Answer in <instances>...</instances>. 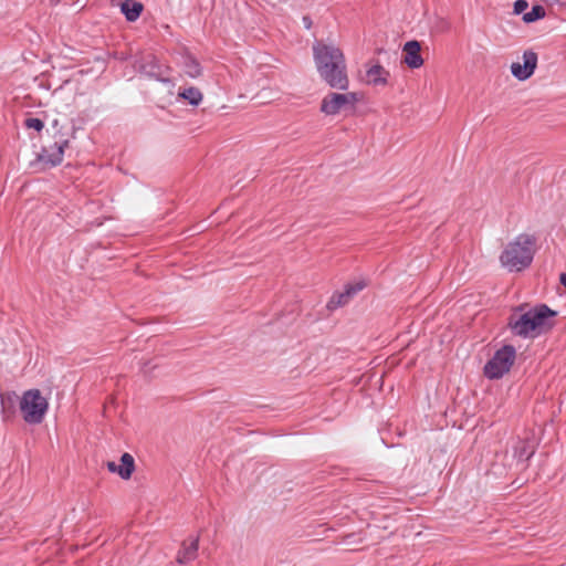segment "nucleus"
<instances>
[{"label": "nucleus", "instance_id": "obj_1", "mask_svg": "<svg viewBox=\"0 0 566 566\" xmlns=\"http://www.w3.org/2000/svg\"><path fill=\"white\" fill-rule=\"evenodd\" d=\"M313 57L319 77L331 87L346 91L349 86L347 66L342 50L323 41L313 44Z\"/></svg>", "mask_w": 566, "mask_h": 566}, {"label": "nucleus", "instance_id": "obj_2", "mask_svg": "<svg viewBox=\"0 0 566 566\" xmlns=\"http://www.w3.org/2000/svg\"><path fill=\"white\" fill-rule=\"evenodd\" d=\"M556 314L546 304H520L513 308L507 319V328L514 336L523 339L535 338L552 327L549 318Z\"/></svg>", "mask_w": 566, "mask_h": 566}, {"label": "nucleus", "instance_id": "obj_3", "mask_svg": "<svg viewBox=\"0 0 566 566\" xmlns=\"http://www.w3.org/2000/svg\"><path fill=\"white\" fill-rule=\"evenodd\" d=\"M535 244V235L528 233L518 234L501 253V264L510 272L523 271L533 262Z\"/></svg>", "mask_w": 566, "mask_h": 566}, {"label": "nucleus", "instance_id": "obj_4", "mask_svg": "<svg viewBox=\"0 0 566 566\" xmlns=\"http://www.w3.org/2000/svg\"><path fill=\"white\" fill-rule=\"evenodd\" d=\"M20 410L28 423H40L48 410V401L39 389L27 390L20 400Z\"/></svg>", "mask_w": 566, "mask_h": 566}, {"label": "nucleus", "instance_id": "obj_5", "mask_svg": "<svg viewBox=\"0 0 566 566\" xmlns=\"http://www.w3.org/2000/svg\"><path fill=\"white\" fill-rule=\"evenodd\" d=\"M516 349L513 345H504L497 349L484 366V375L489 379H500L507 374L514 364Z\"/></svg>", "mask_w": 566, "mask_h": 566}, {"label": "nucleus", "instance_id": "obj_6", "mask_svg": "<svg viewBox=\"0 0 566 566\" xmlns=\"http://www.w3.org/2000/svg\"><path fill=\"white\" fill-rule=\"evenodd\" d=\"M358 94L348 93H329L322 99L321 112L327 116H334L340 112H353L358 102Z\"/></svg>", "mask_w": 566, "mask_h": 566}, {"label": "nucleus", "instance_id": "obj_7", "mask_svg": "<svg viewBox=\"0 0 566 566\" xmlns=\"http://www.w3.org/2000/svg\"><path fill=\"white\" fill-rule=\"evenodd\" d=\"M137 70L140 74L153 78L155 81L169 84L170 69L160 63V61L154 54H146L137 61Z\"/></svg>", "mask_w": 566, "mask_h": 566}, {"label": "nucleus", "instance_id": "obj_8", "mask_svg": "<svg viewBox=\"0 0 566 566\" xmlns=\"http://www.w3.org/2000/svg\"><path fill=\"white\" fill-rule=\"evenodd\" d=\"M69 140L60 138L53 144L42 147L36 156V164L43 165V168H52L59 166L64 156V149L67 147Z\"/></svg>", "mask_w": 566, "mask_h": 566}, {"label": "nucleus", "instance_id": "obj_9", "mask_svg": "<svg viewBox=\"0 0 566 566\" xmlns=\"http://www.w3.org/2000/svg\"><path fill=\"white\" fill-rule=\"evenodd\" d=\"M537 53L533 50L523 52V63L514 62L511 64V73L518 81L528 80L537 66Z\"/></svg>", "mask_w": 566, "mask_h": 566}, {"label": "nucleus", "instance_id": "obj_10", "mask_svg": "<svg viewBox=\"0 0 566 566\" xmlns=\"http://www.w3.org/2000/svg\"><path fill=\"white\" fill-rule=\"evenodd\" d=\"M365 287L364 282H357L354 284H348L345 286L344 291L337 294H334L327 303V307L329 310H336L340 306H344L348 303V301L356 295L359 291Z\"/></svg>", "mask_w": 566, "mask_h": 566}, {"label": "nucleus", "instance_id": "obj_11", "mask_svg": "<svg viewBox=\"0 0 566 566\" xmlns=\"http://www.w3.org/2000/svg\"><path fill=\"white\" fill-rule=\"evenodd\" d=\"M403 62L412 70L419 69L423 65L421 56V45L417 40H411L405 43L403 48Z\"/></svg>", "mask_w": 566, "mask_h": 566}, {"label": "nucleus", "instance_id": "obj_12", "mask_svg": "<svg viewBox=\"0 0 566 566\" xmlns=\"http://www.w3.org/2000/svg\"><path fill=\"white\" fill-rule=\"evenodd\" d=\"M514 460H531L535 453V443L533 440L516 439L512 444Z\"/></svg>", "mask_w": 566, "mask_h": 566}, {"label": "nucleus", "instance_id": "obj_13", "mask_svg": "<svg viewBox=\"0 0 566 566\" xmlns=\"http://www.w3.org/2000/svg\"><path fill=\"white\" fill-rule=\"evenodd\" d=\"M389 72L380 64H375L366 71L367 82L374 86L386 85Z\"/></svg>", "mask_w": 566, "mask_h": 566}, {"label": "nucleus", "instance_id": "obj_14", "mask_svg": "<svg viewBox=\"0 0 566 566\" xmlns=\"http://www.w3.org/2000/svg\"><path fill=\"white\" fill-rule=\"evenodd\" d=\"M198 537L189 538L182 544V548L178 553L177 560L179 564H187L197 557Z\"/></svg>", "mask_w": 566, "mask_h": 566}, {"label": "nucleus", "instance_id": "obj_15", "mask_svg": "<svg viewBox=\"0 0 566 566\" xmlns=\"http://www.w3.org/2000/svg\"><path fill=\"white\" fill-rule=\"evenodd\" d=\"M143 9V3L136 0H123L120 3V12L129 22L136 21L140 17Z\"/></svg>", "mask_w": 566, "mask_h": 566}, {"label": "nucleus", "instance_id": "obj_16", "mask_svg": "<svg viewBox=\"0 0 566 566\" xmlns=\"http://www.w3.org/2000/svg\"><path fill=\"white\" fill-rule=\"evenodd\" d=\"M181 67L185 74L191 78H197L202 74V67L199 61L189 53L181 56Z\"/></svg>", "mask_w": 566, "mask_h": 566}, {"label": "nucleus", "instance_id": "obj_17", "mask_svg": "<svg viewBox=\"0 0 566 566\" xmlns=\"http://www.w3.org/2000/svg\"><path fill=\"white\" fill-rule=\"evenodd\" d=\"M108 471L117 473L122 479H129L135 471V462H106Z\"/></svg>", "mask_w": 566, "mask_h": 566}, {"label": "nucleus", "instance_id": "obj_18", "mask_svg": "<svg viewBox=\"0 0 566 566\" xmlns=\"http://www.w3.org/2000/svg\"><path fill=\"white\" fill-rule=\"evenodd\" d=\"M21 397L14 391H9L1 395V407L6 418H9L13 412L17 403L20 405Z\"/></svg>", "mask_w": 566, "mask_h": 566}, {"label": "nucleus", "instance_id": "obj_19", "mask_svg": "<svg viewBox=\"0 0 566 566\" xmlns=\"http://www.w3.org/2000/svg\"><path fill=\"white\" fill-rule=\"evenodd\" d=\"M178 95L192 106H198L202 101V93L193 86L184 88Z\"/></svg>", "mask_w": 566, "mask_h": 566}, {"label": "nucleus", "instance_id": "obj_20", "mask_svg": "<svg viewBox=\"0 0 566 566\" xmlns=\"http://www.w3.org/2000/svg\"><path fill=\"white\" fill-rule=\"evenodd\" d=\"M545 15H546L545 8L541 4H535L532 7L531 11L525 12L523 14L522 19L525 23H532V22L543 19Z\"/></svg>", "mask_w": 566, "mask_h": 566}, {"label": "nucleus", "instance_id": "obj_21", "mask_svg": "<svg viewBox=\"0 0 566 566\" xmlns=\"http://www.w3.org/2000/svg\"><path fill=\"white\" fill-rule=\"evenodd\" d=\"M24 125L28 128L35 129L36 132H41L44 127L43 120L36 117H29L24 120Z\"/></svg>", "mask_w": 566, "mask_h": 566}, {"label": "nucleus", "instance_id": "obj_22", "mask_svg": "<svg viewBox=\"0 0 566 566\" xmlns=\"http://www.w3.org/2000/svg\"><path fill=\"white\" fill-rule=\"evenodd\" d=\"M528 8V2L526 0H516L514 2L513 12L515 14L523 13Z\"/></svg>", "mask_w": 566, "mask_h": 566}, {"label": "nucleus", "instance_id": "obj_23", "mask_svg": "<svg viewBox=\"0 0 566 566\" xmlns=\"http://www.w3.org/2000/svg\"><path fill=\"white\" fill-rule=\"evenodd\" d=\"M118 460H134V457L128 452H124Z\"/></svg>", "mask_w": 566, "mask_h": 566}, {"label": "nucleus", "instance_id": "obj_24", "mask_svg": "<svg viewBox=\"0 0 566 566\" xmlns=\"http://www.w3.org/2000/svg\"><path fill=\"white\" fill-rule=\"evenodd\" d=\"M303 22H304V25L310 29L311 28V24H312V21L308 17H304L303 18Z\"/></svg>", "mask_w": 566, "mask_h": 566}, {"label": "nucleus", "instance_id": "obj_25", "mask_svg": "<svg viewBox=\"0 0 566 566\" xmlns=\"http://www.w3.org/2000/svg\"><path fill=\"white\" fill-rule=\"evenodd\" d=\"M559 282L566 287V273H560L559 275Z\"/></svg>", "mask_w": 566, "mask_h": 566}, {"label": "nucleus", "instance_id": "obj_26", "mask_svg": "<svg viewBox=\"0 0 566 566\" xmlns=\"http://www.w3.org/2000/svg\"><path fill=\"white\" fill-rule=\"evenodd\" d=\"M51 1H52V2H55V3L60 2V0H51Z\"/></svg>", "mask_w": 566, "mask_h": 566}]
</instances>
